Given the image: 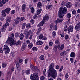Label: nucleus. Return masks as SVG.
<instances>
[{"label": "nucleus", "instance_id": "obj_1", "mask_svg": "<svg viewBox=\"0 0 80 80\" xmlns=\"http://www.w3.org/2000/svg\"><path fill=\"white\" fill-rule=\"evenodd\" d=\"M54 67V63H51L49 66L48 77L49 78L50 77H52L54 79H55L56 77H57L58 74L57 72V71L53 68Z\"/></svg>", "mask_w": 80, "mask_h": 80}, {"label": "nucleus", "instance_id": "obj_2", "mask_svg": "<svg viewBox=\"0 0 80 80\" xmlns=\"http://www.w3.org/2000/svg\"><path fill=\"white\" fill-rule=\"evenodd\" d=\"M67 12V8L66 7L64 8H60L59 11L58 17L59 18H62L65 14H66Z\"/></svg>", "mask_w": 80, "mask_h": 80}, {"label": "nucleus", "instance_id": "obj_3", "mask_svg": "<svg viewBox=\"0 0 80 80\" xmlns=\"http://www.w3.org/2000/svg\"><path fill=\"white\" fill-rule=\"evenodd\" d=\"M48 19H49V15L48 14H46L45 16L43 17L42 21L37 26L42 27L46 22L45 20L48 21Z\"/></svg>", "mask_w": 80, "mask_h": 80}, {"label": "nucleus", "instance_id": "obj_4", "mask_svg": "<svg viewBox=\"0 0 80 80\" xmlns=\"http://www.w3.org/2000/svg\"><path fill=\"white\" fill-rule=\"evenodd\" d=\"M6 43L8 45V44H10V46L12 47L13 45H15V42L13 40V39L12 38H8V40H7Z\"/></svg>", "mask_w": 80, "mask_h": 80}, {"label": "nucleus", "instance_id": "obj_5", "mask_svg": "<svg viewBox=\"0 0 80 80\" xmlns=\"http://www.w3.org/2000/svg\"><path fill=\"white\" fill-rule=\"evenodd\" d=\"M38 73H34L30 76V79L31 80H38L39 78H38Z\"/></svg>", "mask_w": 80, "mask_h": 80}, {"label": "nucleus", "instance_id": "obj_6", "mask_svg": "<svg viewBox=\"0 0 80 80\" xmlns=\"http://www.w3.org/2000/svg\"><path fill=\"white\" fill-rule=\"evenodd\" d=\"M3 50L4 52H5V53L6 55H8L10 52V49L9 48L7 45H5L4 46V48Z\"/></svg>", "mask_w": 80, "mask_h": 80}, {"label": "nucleus", "instance_id": "obj_7", "mask_svg": "<svg viewBox=\"0 0 80 80\" xmlns=\"http://www.w3.org/2000/svg\"><path fill=\"white\" fill-rule=\"evenodd\" d=\"M39 38L40 40H47V37L43 36L42 34H40L39 35Z\"/></svg>", "mask_w": 80, "mask_h": 80}, {"label": "nucleus", "instance_id": "obj_8", "mask_svg": "<svg viewBox=\"0 0 80 80\" xmlns=\"http://www.w3.org/2000/svg\"><path fill=\"white\" fill-rule=\"evenodd\" d=\"M26 33L27 34L26 36V39H27L28 38L29 35V33H28V30L27 29H25L24 31V34H25V35H26Z\"/></svg>", "mask_w": 80, "mask_h": 80}, {"label": "nucleus", "instance_id": "obj_9", "mask_svg": "<svg viewBox=\"0 0 80 80\" xmlns=\"http://www.w3.org/2000/svg\"><path fill=\"white\" fill-rule=\"evenodd\" d=\"M75 28L77 31H79L80 30V22L78 23L76 26H75Z\"/></svg>", "mask_w": 80, "mask_h": 80}, {"label": "nucleus", "instance_id": "obj_10", "mask_svg": "<svg viewBox=\"0 0 80 80\" xmlns=\"http://www.w3.org/2000/svg\"><path fill=\"white\" fill-rule=\"evenodd\" d=\"M12 72L9 71L7 73L8 76L6 78V79L7 80H10V78H11V75H12Z\"/></svg>", "mask_w": 80, "mask_h": 80}, {"label": "nucleus", "instance_id": "obj_11", "mask_svg": "<svg viewBox=\"0 0 80 80\" xmlns=\"http://www.w3.org/2000/svg\"><path fill=\"white\" fill-rule=\"evenodd\" d=\"M73 31V27L72 26H70L68 27V33L72 32Z\"/></svg>", "mask_w": 80, "mask_h": 80}, {"label": "nucleus", "instance_id": "obj_12", "mask_svg": "<svg viewBox=\"0 0 80 80\" xmlns=\"http://www.w3.org/2000/svg\"><path fill=\"white\" fill-rule=\"evenodd\" d=\"M16 67L17 69L19 72H20L22 70V68L20 66H19V63L18 62H17L16 64Z\"/></svg>", "mask_w": 80, "mask_h": 80}, {"label": "nucleus", "instance_id": "obj_13", "mask_svg": "<svg viewBox=\"0 0 80 80\" xmlns=\"http://www.w3.org/2000/svg\"><path fill=\"white\" fill-rule=\"evenodd\" d=\"M9 23L8 22H6V24L2 26V28L4 29V30H6L7 26H9Z\"/></svg>", "mask_w": 80, "mask_h": 80}, {"label": "nucleus", "instance_id": "obj_14", "mask_svg": "<svg viewBox=\"0 0 80 80\" xmlns=\"http://www.w3.org/2000/svg\"><path fill=\"white\" fill-rule=\"evenodd\" d=\"M9 23L8 22H6V24L2 26V28L4 29V30H6L7 26H9Z\"/></svg>", "mask_w": 80, "mask_h": 80}, {"label": "nucleus", "instance_id": "obj_15", "mask_svg": "<svg viewBox=\"0 0 80 80\" xmlns=\"http://www.w3.org/2000/svg\"><path fill=\"white\" fill-rule=\"evenodd\" d=\"M65 5L67 8H70L72 7V3L70 2H68Z\"/></svg>", "mask_w": 80, "mask_h": 80}, {"label": "nucleus", "instance_id": "obj_16", "mask_svg": "<svg viewBox=\"0 0 80 80\" xmlns=\"http://www.w3.org/2000/svg\"><path fill=\"white\" fill-rule=\"evenodd\" d=\"M27 7V5L25 4H24L22 5V12H24L25 9H26V8Z\"/></svg>", "mask_w": 80, "mask_h": 80}, {"label": "nucleus", "instance_id": "obj_17", "mask_svg": "<svg viewBox=\"0 0 80 80\" xmlns=\"http://www.w3.org/2000/svg\"><path fill=\"white\" fill-rule=\"evenodd\" d=\"M26 44L23 43L22 44V46L21 48V50L22 51H24L26 49V48L27 47V45H26Z\"/></svg>", "mask_w": 80, "mask_h": 80}, {"label": "nucleus", "instance_id": "obj_18", "mask_svg": "<svg viewBox=\"0 0 80 80\" xmlns=\"http://www.w3.org/2000/svg\"><path fill=\"white\" fill-rule=\"evenodd\" d=\"M63 21V18L60 19L59 18H58L56 21V23H62Z\"/></svg>", "mask_w": 80, "mask_h": 80}, {"label": "nucleus", "instance_id": "obj_19", "mask_svg": "<svg viewBox=\"0 0 80 80\" xmlns=\"http://www.w3.org/2000/svg\"><path fill=\"white\" fill-rule=\"evenodd\" d=\"M52 8H53V6L52 5H49L46 7V8L47 10H51Z\"/></svg>", "mask_w": 80, "mask_h": 80}, {"label": "nucleus", "instance_id": "obj_20", "mask_svg": "<svg viewBox=\"0 0 80 80\" xmlns=\"http://www.w3.org/2000/svg\"><path fill=\"white\" fill-rule=\"evenodd\" d=\"M10 10H11V9L10 8H7L4 10L5 11L6 13L8 14V13H9V12H10Z\"/></svg>", "mask_w": 80, "mask_h": 80}, {"label": "nucleus", "instance_id": "obj_21", "mask_svg": "<svg viewBox=\"0 0 80 80\" xmlns=\"http://www.w3.org/2000/svg\"><path fill=\"white\" fill-rule=\"evenodd\" d=\"M78 39H79V34H78L77 35L76 37L75 38L74 40L75 41V42H78Z\"/></svg>", "mask_w": 80, "mask_h": 80}, {"label": "nucleus", "instance_id": "obj_22", "mask_svg": "<svg viewBox=\"0 0 80 80\" xmlns=\"http://www.w3.org/2000/svg\"><path fill=\"white\" fill-rule=\"evenodd\" d=\"M12 20V17H9L8 18H6V22L8 23V22H10Z\"/></svg>", "mask_w": 80, "mask_h": 80}, {"label": "nucleus", "instance_id": "obj_23", "mask_svg": "<svg viewBox=\"0 0 80 80\" xmlns=\"http://www.w3.org/2000/svg\"><path fill=\"white\" fill-rule=\"evenodd\" d=\"M37 7L38 8H41L42 6V4L41 2H39L37 4Z\"/></svg>", "mask_w": 80, "mask_h": 80}, {"label": "nucleus", "instance_id": "obj_24", "mask_svg": "<svg viewBox=\"0 0 80 80\" xmlns=\"http://www.w3.org/2000/svg\"><path fill=\"white\" fill-rule=\"evenodd\" d=\"M19 38L21 40H22L23 39V38H24V35L22 33L20 34L19 36Z\"/></svg>", "mask_w": 80, "mask_h": 80}, {"label": "nucleus", "instance_id": "obj_25", "mask_svg": "<svg viewBox=\"0 0 80 80\" xmlns=\"http://www.w3.org/2000/svg\"><path fill=\"white\" fill-rule=\"evenodd\" d=\"M42 43L43 42L40 41L36 42V45H42Z\"/></svg>", "mask_w": 80, "mask_h": 80}, {"label": "nucleus", "instance_id": "obj_26", "mask_svg": "<svg viewBox=\"0 0 80 80\" xmlns=\"http://www.w3.org/2000/svg\"><path fill=\"white\" fill-rule=\"evenodd\" d=\"M33 43H32L31 42L30 43L28 46V48L31 49L32 47H33Z\"/></svg>", "mask_w": 80, "mask_h": 80}, {"label": "nucleus", "instance_id": "obj_27", "mask_svg": "<svg viewBox=\"0 0 80 80\" xmlns=\"http://www.w3.org/2000/svg\"><path fill=\"white\" fill-rule=\"evenodd\" d=\"M41 12H42V8L38 9L37 11V15H39V14H40V13H41Z\"/></svg>", "mask_w": 80, "mask_h": 80}, {"label": "nucleus", "instance_id": "obj_28", "mask_svg": "<svg viewBox=\"0 0 80 80\" xmlns=\"http://www.w3.org/2000/svg\"><path fill=\"white\" fill-rule=\"evenodd\" d=\"M21 43H22V42L20 41H18L16 43L15 42V45H21Z\"/></svg>", "mask_w": 80, "mask_h": 80}, {"label": "nucleus", "instance_id": "obj_29", "mask_svg": "<svg viewBox=\"0 0 80 80\" xmlns=\"http://www.w3.org/2000/svg\"><path fill=\"white\" fill-rule=\"evenodd\" d=\"M71 57H73L74 58L75 57V53L73 52H71L70 55Z\"/></svg>", "mask_w": 80, "mask_h": 80}, {"label": "nucleus", "instance_id": "obj_30", "mask_svg": "<svg viewBox=\"0 0 80 80\" xmlns=\"http://www.w3.org/2000/svg\"><path fill=\"white\" fill-rule=\"evenodd\" d=\"M2 14L3 17H6V13L4 10H3L2 12Z\"/></svg>", "mask_w": 80, "mask_h": 80}, {"label": "nucleus", "instance_id": "obj_31", "mask_svg": "<svg viewBox=\"0 0 80 80\" xmlns=\"http://www.w3.org/2000/svg\"><path fill=\"white\" fill-rule=\"evenodd\" d=\"M65 45H64V44H62L60 47V48L59 49V50H63V48H64V47Z\"/></svg>", "mask_w": 80, "mask_h": 80}, {"label": "nucleus", "instance_id": "obj_32", "mask_svg": "<svg viewBox=\"0 0 80 80\" xmlns=\"http://www.w3.org/2000/svg\"><path fill=\"white\" fill-rule=\"evenodd\" d=\"M39 58L41 60H44V58H45V56L42 55L39 57Z\"/></svg>", "mask_w": 80, "mask_h": 80}, {"label": "nucleus", "instance_id": "obj_33", "mask_svg": "<svg viewBox=\"0 0 80 80\" xmlns=\"http://www.w3.org/2000/svg\"><path fill=\"white\" fill-rule=\"evenodd\" d=\"M30 9L31 10V12L32 13H34V12H35V9L33 7L30 8Z\"/></svg>", "mask_w": 80, "mask_h": 80}, {"label": "nucleus", "instance_id": "obj_34", "mask_svg": "<svg viewBox=\"0 0 80 80\" xmlns=\"http://www.w3.org/2000/svg\"><path fill=\"white\" fill-rule=\"evenodd\" d=\"M30 70L29 69H28L26 70L25 72L26 74H27V75H29V74H30Z\"/></svg>", "mask_w": 80, "mask_h": 80}, {"label": "nucleus", "instance_id": "obj_35", "mask_svg": "<svg viewBox=\"0 0 80 80\" xmlns=\"http://www.w3.org/2000/svg\"><path fill=\"white\" fill-rule=\"evenodd\" d=\"M65 53H66L65 51L62 52H61L60 55H61V56H64L65 54Z\"/></svg>", "mask_w": 80, "mask_h": 80}, {"label": "nucleus", "instance_id": "obj_36", "mask_svg": "<svg viewBox=\"0 0 80 80\" xmlns=\"http://www.w3.org/2000/svg\"><path fill=\"white\" fill-rule=\"evenodd\" d=\"M53 50L54 52H57V46H55L53 48Z\"/></svg>", "mask_w": 80, "mask_h": 80}, {"label": "nucleus", "instance_id": "obj_37", "mask_svg": "<svg viewBox=\"0 0 80 80\" xmlns=\"http://www.w3.org/2000/svg\"><path fill=\"white\" fill-rule=\"evenodd\" d=\"M14 21L15 25H18L19 23V21H18L17 19H15Z\"/></svg>", "mask_w": 80, "mask_h": 80}, {"label": "nucleus", "instance_id": "obj_38", "mask_svg": "<svg viewBox=\"0 0 80 80\" xmlns=\"http://www.w3.org/2000/svg\"><path fill=\"white\" fill-rule=\"evenodd\" d=\"M32 50L33 52H36V51L38 50V49L36 47H34L32 48Z\"/></svg>", "mask_w": 80, "mask_h": 80}, {"label": "nucleus", "instance_id": "obj_39", "mask_svg": "<svg viewBox=\"0 0 80 80\" xmlns=\"http://www.w3.org/2000/svg\"><path fill=\"white\" fill-rule=\"evenodd\" d=\"M27 25V24H26L25 23H23L22 24V29L25 28V25Z\"/></svg>", "mask_w": 80, "mask_h": 80}, {"label": "nucleus", "instance_id": "obj_40", "mask_svg": "<svg viewBox=\"0 0 80 80\" xmlns=\"http://www.w3.org/2000/svg\"><path fill=\"white\" fill-rule=\"evenodd\" d=\"M64 30L65 32H67L68 31V28H67V26H66L64 28Z\"/></svg>", "mask_w": 80, "mask_h": 80}, {"label": "nucleus", "instance_id": "obj_41", "mask_svg": "<svg viewBox=\"0 0 80 80\" xmlns=\"http://www.w3.org/2000/svg\"><path fill=\"white\" fill-rule=\"evenodd\" d=\"M31 27V25L30 24H28L26 26V28H27L28 29V28H30Z\"/></svg>", "mask_w": 80, "mask_h": 80}, {"label": "nucleus", "instance_id": "obj_42", "mask_svg": "<svg viewBox=\"0 0 80 80\" xmlns=\"http://www.w3.org/2000/svg\"><path fill=\"white\" fill-rule=\"evenodd\" d=\"M9 38H13V40H14V34L12 33L11 35V37Z\"/></svg>", "mask_w": 80, "mask_h": 80}, {"label": "nucleus", "instance_id": "obj_43", "mask_svg": "<svg viewBox=\"0 0 80 80\" xmlns=\"http://www.w3.org/2000/svg\"><path fill=\"white\" fill-rule=\"evenodd\" d=\"M55 43L57 45H59L60 44V42L59 40H57L55 41Z\"/></svg>", "mask_w": 80, "mask_h": 80}, {"label": "nucleus", "instance_id": "obj_44", "mask_svg": "<svg viewBox=\"0 0 80 80\" xmlns=\"http://www.w3.org/2000/svg\"><path fill=\"white\" fill-rule=\"evenodd\" d=\"M66 16L68 18H70L71 17V14L70 13H68Z\"/></svg>", "mask_w": 80, "mask_h": 80}, {"label": "nucleus", "instance_id": "obj_45", "mask_svg": "<svg viewBox=\"0 0 80 80\" xmlns=\"http://www.w3.org/2000/svg\"><path fill=\"white\" fill-rule=\"evenodd\" d=\"M53 29H54L55 30H57V23L55 26L53 27Z\"/></svg>", "mask_w": 80, "mask_h": 80}, {"label": "nucleus", "instance_id": "obj_46", "mask_svg": "<svg viewBox=\"0 0 80 80\" xmlns=\"http://www.w3.org/2000/svg\"><path fill=\"white\" fill-rule=\"evenodd\" d=\"M69 75H68V73H67L65 75V78L66 79L68 78Z\"/></svg>", "mask_w": 80, "mask_h": 80}, {"label": "nucleus", "instance_id": "obj_47", "mask_svg": "<svg viewBox=\"0 0 80 80\" xmlns=\"http://www.w3.org/2000/svg\"><path fill=\"white\" fill-rule=\"evenodd\" d=\"M37 69H38V67H37V66H35L34 67V69H33V70H34V71L35 72H36V71H37Z\"/></svg>", "mask_w": 80, "mask_h": 80}, {"label": "nucleus", "instance_id": "obj_48", "mask_svg": "<svg viewBox=\"0 0 80 80\" xmlns=\"http://www.w3.org/2000/svg\"><path fill=\"white\" fill-rule=\"evenodd\" d=\"M19 35H20V34H19V33H18V32H16L15 33L16 38H17V37H18Z\"/></svg>", "mask_w": 80, "mask_h": 80}, {"label": "nucleus", "instance_id": "obj_49", "mask_svg": "<svg viewBox=\"0 0 80 80\" xmlns=\"http://www.w3.org/2000/svg\"><path fill=\"white\" fill-rule=\"evenodd\" d=\"M2 66L3 68H5V67L6 66H7V64L3 63Z\"/></svg>", "mask_w": 80, "mask_h": 80}, {"label": "nucleus", "instance_id": "obj_50", "mask_svg": "<svg viewBox=\"0 0 80 80\" xmlns=\"http://www.w3.org/2000/svg\"><path fill=\"white\" fill-rule=\"evenodd\" d=\"M38 17H37V14H35L34 16L33 17V19H36L37 18H38Z\"/></svg>", "mask_w": 80, "mask_h": 80}, {"label": "nucleus", "instance_id": "obj_51", "mask_svg": "<svg viewBox=\"0 0 80 80\" xmlns=\"http://www.w3.org/2000/svg\"><path fill=\"white\" fill-rule=\"evenodd\" d=\"M30 22L31 23H32V24H33L34 23H35V21L33 19H32L30 21Z\"/></svg>", "mask_w": 80, "mask_h": 80}, {"label": "nucleus", "instance_id": "obj_52", "mask_svg": "<svg viewBox=\"0 0 80 80\" xmlns=\"http://www.w3.org/2000/svg\"><path fill=\"white\" fill-rule=\"evenodd\" d=\"M77 13V12H76V11L75 10H73L72 11V13L73 14V15H75Z\"/></svg>", "mask_w": 80, "mask_h": 80}, {"label": "nucleus", "instance_id": "obj_53", "mask_svg": "<svg viewBox=\"0 0 80 80\" xmlns=\"http://www.w3.org/2000/svg\"><path fill=\"white\" fill-rule=\"evenodd\" d=\"M63 66H61L60 68V69L59 70V72H62V70H63Z\"/></svg>", "mask_w": 80, "mask_h": 80}, {"label": "nucleus", "instance_id": "obj_54", "mask_svg": "<svg viewBox=\"0 0 80 80\" xmlns=\"http://www.w3.org/2000/svg\"><path fill=\"white\" fill-rule=\"evenodd\" d=\"M24 19H25V18L24 17H22L21 18L20 20L21 22H23L24 20Z\"/></svg>", "mask_w": 80, "mask_h": 80}, {"label": "nucleus", "instance_id": "obj_55", "mask_svg": "<svg viewBox=\"0 0 80 80\" xmlns=\"http://www.w3.org/2000/svg\"><path fill=\"white\" fill-rule=\"evenodd\" d=\"M48 48H49V47H48V45H46L44 48V49L45 50H47L48 49Z\"/></svg>", "mask_w": 80, "mask_h": 80}, {"label": "nucleus", "instance_id": "obj_56", "mask_svg": "<svg viewBox=\"0 0 80 80\" xmlns=\"http://www.w3.org/2000/svg\"><path fill=\"white\" fill-rule=\"evenodd\" d=\"M45 79V77L42 76L41 77L40 79L41 80H43Z\"/></svg>", "mask_w": 80, "mask_h": 80}, {"label": "nucleus", "instance_id": "obj_57", "mask_svg": "<svg viewBox=\"0 0 80 80\" xmlns=\"http://www.w3.org/2000/svg\"><path fill=\"white\" fill-rule=\"evenodd\" d=\"M70 61L71 62V63H73V58H70Z\"/></svg>", "mask_w": 80, "mask_h": 80}, {"label": "nucleus", "instance_id": "obj_58", "mask_svg": "<svg viewBox=\"0 0 80 80\" xmlns=\"http://www.w3.org/2000/svg\"><path fill=\"white\" fill-rule=\"evenodd\" d=\"M15 12V10H12L11 12V14H14Z\"/></svg>", "mask_w": 80, "mask_h": 80}, {"label": "nucleus", "instance_id": "obj_59", "mask_svg": "<svg viewBox=\"0 0 80 80\" xmlns=\"http://www.w3.org/2000/svg\"><path fill=\"white\" fill-rule=\"evenodd\" d=\"M68 35H66L65 36V39H66V40H67L68 39Z\"/></svg>", "mask_w": 80, "mask_h": 80}, {"label": "nucleus", "instance_id": "obj_60", "mask_svg": "<svg viewBox=\"0 0 80 80\" xmlns=\"http://www.w3.org/2000/svg\"><path fill=\"white\" fill-rule=\"evenodd\" d=\"M50 28H52L53 27V23H52L50 25Z\"/></svg>", "mask_w": 80, "mask_h": 80}, {"label": "nucleus", "instance_id": "obj_61", "mask_svg": "<svg viewBox=\"0 0 80 80\" xmlns=\"http://www.w3.org/2000/svg\"><path fill=\"white\" fill-rule=\"evenodd\" d=\"M27 43L28 44H29V43H30V41L29 40H27L26 41Z\"/></svg>", "mask_w": 80, "mask_h": 80}, {"label": "nucleus", "instance_id": "obj_62", "mask_svg": "<svg viewBox=\"0 0 80 80\" xmlns=\"http://www.w3.org/2000/svg\"><path fill=\"white\" fill-rule=\"evenodd\" d=\"M5 30L4 29H3L2 28L1 29V31L2 32H4L5 31Z\"/></svg>", "mask_w": 80, "mask_h": 80}, {"label": "nucleus", "instance_id": "obj_63", "mask_svg": "<svg viewBox=\"0 0 80 80\" xmlns=\"http://www.w3.org/2000/svg\"><path fill=\"white\" fill-rule=\"evenodd\" d=\"M52 35H53V37H55L56 35V32L55 31H53L52 32Z\"/></svg>", "mask_w": 80, "mask_h": 80}, {"label": "nucleus", "instance_id": "obj_64", "mask_svg": "<svg viewBox=\"0 0 80 80\" xmlns=\"http://www.w3.org/2000/svg\"><path fill=\"white\" fill-rule=\"evenodd\" d=\"M0 53H3V49H2V48H0Z\"/></svg>", "mask_w": 80, "mask_h": 80}]
</instances>
